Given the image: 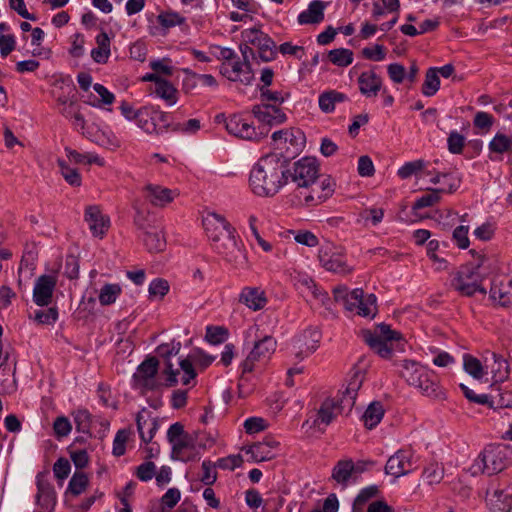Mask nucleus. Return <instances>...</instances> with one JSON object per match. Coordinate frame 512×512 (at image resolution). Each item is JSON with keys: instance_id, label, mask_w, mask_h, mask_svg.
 <instances>
[{"instance_id": "1", "label": "nucleus", "mask_w": 512, "mask_h": 512, "mask_svg": "<svg viewBox=\"0 0 512 512\" xmlns=\"http://www.w3.org/2000/svg\"><path fill=\"white\" fill-rule=\"evenodd\" d=\"M286 158L279 153L262 156L253 166L249 183L254 194L271 197L277 194L288 181Z\"/></svg>"}, {"instance_id": "2", "label": "nucleus", "mask_w": 512, "mask_h": 512, "mask_svg": "<svg viewBox=\"0 0 512 512\" xmlns=\"http://www.w3.org/2000/svg\"><path fill=\"white\" fill-rule=\"evenodd\" d=\"M204 229L214 250L235 267H242L246 256L237 240L235 229L217 213H208L203 219Z\"/></svg>"}, {"instance_id": "3", "label": "nucleus", "mask_w": 512, "mask_h": 512, "mask_svg": "<svg viewBox=\"0 0 512 512\" xmlns=\"http://www.w3.org/2000/svg\"><path fill=\"white\" fill-rule=\"evenodd\" d=\"M470 253L474 257V261L461 266L451 279V286L454 290L463 296H472L476 292L483 295L487 293L483 287V280L490 274L492 263L490 259L482 253L471 250Z\"/></svg>"}, {"instance_id": "4", "label": "nucleus", "mask_w": 512, "mask_h": 512, "mask_svg": "<svg viewBox=\"0 0 512 512\" xmlns=\"http://www.w3.org/2000/svg\"><path fill=\"white\" fill-rule=\"evenodd\" d=\"M400 375L408 385L417 388L427 397L440 399L444 396L434 371L416 361L403 360Z\"/></svg>"}, {"instance_id": "5", "label": "nucleus", "mask_w": 512, "mask_h": 512, "mask_svg": "<svg viewBox=\"0 0 512 512\" xmlns=\"http://www.w3.org/2000/svg\"><path fill=\"white\" fill-rule=\"evenodd\" d=\"M336 301L343 303L346 310L356 312L357 315L367 318H374L377 313L376 296L374 294L364 295L362 289L348 291L346 286H337L333 289Z\"/></svg>"}, {"instance_id": "6", "label": "nucleus", "mask_w": 512, "mask_h": 512, "mask_svg": "<svg viewBox=\"0 0 512 512\" xmlns=\"http://www.w3.org/2000/svg\"><path fill=\"white\" fill-rule=\"evenodd\" d=\"M509 450L506 446H490L474 460L470 467L473 476L479 474L493 475L504 470L509 464Z\"/></svg>"}, {"instance_id": "7", "label": "nucleus", "mask_w": 512, "mask_h": 512, "mask_svg": "<svg viewBox=\"0 0 512 512\" xmlns=\"http://www.w3.org/2000/svg\"><path fill=\"white\" fill-rule=\"evenodd\" d=\"M362 336L366 344L382 358H389L393 350L392 342L401 339V334L386 324L378 325L373 331L364 330Z\"/></svg>"}, {"instance_id": "8", "label": "nucleus", "mask_w": 512, "mask_h": 512, "mask_svg": "<svg viewBox=\"0 0 512 512\" xmlns=\"http://www.w3.org/2000/svg\"><path fill=\"white\" fill-rule=\"evenodd\" d=\"M319 164L314 157H303L288 168L287 175L299 188H309L319 178Z\"/></svg>"}, {"instance_id": "9", "label": "nucleus", "mask_w": 512, "mask_h": 512, "mask_svg": "<svg viewBox=\"0 0 512 512\" xmlns=\"http://www.w3.org/2000/svg\"><path fill=\"white\" fill-rule=\"evenodd\" d=\"M274 148L280 150L286 160L299 153L305 144V135L299 129H283L272 134Z\"/></svg>"}, {"instance_id": "10", "label": "nucleus", "mask_w": 512, "mask_h": 512, "mask_svg": "<svg viewBox=\"0 0 512 512\" xmlns=\"http://www.w3.org/2000/svg\"><path fill=\"white\" fill-rule=\"evenodd\" d=\"M276 346V340L270 335H264L255 341L252 350L241 365L242 373L252 372L257 363L265 364L274 354Z\"/></svg>"}, {"instance_id": "11", "label": "nucleus", "mask_w": 512, "mask_h": 512, "mask_svg": "<svg viewBox=\"0 0 512 512\" xmlns=\"http://www.w3.org/2000/svg\"><path fill=\"white\" fill-rule=\"evenodd\" d=\"M319 261L327 271L346 275L352 271L342 252L331 244L323 245L319 250Z\"/></svg>"}, {"instance_id": "12", "label": "nucleus", "mask_w": 512, "mask_h": 512, "mask_svg": "<svg viewBox=\"0 0 512 512\" xmlns=\"http://www.w3.org/2000/svg\"><path fill=\"white\" fill-rule=\"evenodd\" d=\"M414 454L411 450L401 449L392 455L385 466L387 474L396 478L407 475L416 468Z\"/></svg>"}, {"instance_id": "13", "label": "nucleus", "mask_w": 512, "mask_h": 512, "mask_svg": "<svg viewBox=\"0 0 512 512\" xmlns=\"http://www.w3.org/2000/svg\"><path fill=\"white\" fill-rule=\"evenodd\" d=\"M220 72L230 81H238L244 85L251 84L254 79V73L250 63L243 60L241 61L238 57L231 62H223L220 67Z\"/></svg>"}, {"instance_id": "14", "label": "nucleus", "mask_w": 512, "mask_h": 512, "mask_svg": "<svg viewBox=\"0 0 512 512\" xmlns=\"http://www.w3.org/2000/svg\"><path fill=\"white\" fill-rule=\"evenodd\" d=\"M295 287L305 297H311L320 305H326L329 301V296L325 291L319 289L314 283L313 279L306 274L296 272L292 276Z\"/></svg>"}, {"instance_id": "15", "label": "nucleus", "mask_w": 512, "mask_h": 512, "mask_svg": "<svg viewBox=\"0 0 512 512\" xmlns=\"http://www.w3.org/2000/svg\"><path fill=\"white\" fill-rule=\"evenodd\" d=\"M179 369L174 370L171 363H167L165 374H167V381L170 386L176 385L179 381L183 385H189L190 382L196 377V372L193 363L189 358L182 359L179 362Z\"/></svg>"}, {"instance_id": "16", "label": "nucleus", "mask_w": 512, "mask_h": 512, "mask_svg": "<svg viewBox=\"0 0 512 512\" xmlns=\"http://www.w3.org/2000/svg\"><path fill=\"white\" fill-rule=\"evenodd\" d=\"M57 279L53 275H41L37 278L33 289V300L38 306L50 304Z\"/></svg>"}, {"instance_id": "17", "label": "nucleus", "mask_w": 512, "mask_h": 512, "mask_svg": "<svg viewBox=\"0 0 512 512\" xmlns=\"http://www.w3.org/2000/svg\"><path fill=\"white\" fill-rule=\"evenodd\" d=\"M254 116L262 123L269 126L279 125L286 121V114L274 104L261 103L252 109Z\"/></svg>"}, {"instance_id": "18", "label": "nucleus", "mask_w": 512, "mask_h": 512, "mask_svg": "<svg viewBox=\"0 0 512 512\" xmlns=\"http://www.w3.org/2000/svg\"><path fill=\"white\" fill-rule=\"evenodd\" d=\"M145 199L155 207H165L177 196L176 191L157 184H147L143 187Z\"/></svg>"}, {"instance_id": "19", "label": "nucleus", "mask_w": 512, "mask_h": 512, "mask_svg": "<svg viewBox=\"0 0 512 512\" xmlns=\"http://www.w3.org/2000/svg\"><path fill=\"white\" fill-rule=\"evenodd\" d=\"M85 221L95 237L102 238L110 226V219L104 215L98 206H88L85 210Z\"/></svg>"}, {"instance_id": "20", "label": "nucleus", "mask_w": 512, "mask_h": 512, "mask_svg": "<svg viewBox=\"0 0 512 512\" xmlns=\"http://www.w3.org/2000/svg\"><path fill=\"white\" fill-rule=\"evenodd\" d=\"M485 368L490 370L492 379L495 383L506 381L510 375V367L507 360L494 352L490 353V357L484 358Z\"/></svg>"}, {"instance_id": "21", "label": "nucleus", "mask_w": 512, "mask_h": 512, "mask_svg": "<svg viewBox=\"0 0 512 512\" xmlns=\"http://www.w3.org/2000/svg\"><path fill=\"white\" fill-rule=\"evenodd\" d=\"M158 364V360L155 357H149L144 360L134 374L136 384L144 388H153Z\"/></svg>"}, {"instance_id": "22", "label": "nucleus", "mask_w": 512, "mask_h": 512, "mask_svg": "<svg viewBox=\"0 0 512 512\" xmlns=\"http://www.w3.org/2000/svg\"><path fill=\"white\" fill-rule=\"evenodd\" d=\"M226 129L231 135L238 138L252 140L257 137L252 124L239 115H233L227 120Z\"/></svg>"}, {"instance_id": "23", "label": "nucleus", "mask_w": 512, "mask_h": 512, "mask_svg": "<svg viewBox=\"0 0 512 512\" xmlns=\"http://www.w3.org/2000/svg\"><path fill=\"white\" fill-rule=\"evenodd\" d=\"M136 424L140 438L145 443L153 439L159 427L157 419L146 409H143L137 414Z\"/></svg>"}, {"instance_id": "24", "label": "nucleus", "mask_w": 512, "mask_h": 512, "mask_svg": "<svg viewBox=\"0 0 512 512\" xmlns=\"http://www.w3.org/2000/svg\"><path fill=\"white\" fill-rule=\"evenodd\" d=\"M360 473L352 459L339 460L331 474V478L338 484L346 487L351 479H355Z\"/></svg>"}, {"instance_id": "25", "label": "nucleus", "mask_w": 512, "mask_h": 512, "mask_svg": "<svg viewBox=\"0 0 512 512\" xmlns=\"http://www.w3.org/2000/svg\"><path fill=\"white\" fill-rule=\"evenodd\" d=\"M335 182L328 176L321 179L320 183L315 182L311 191L305 196L307 204H318L326 200L334 192Z\"/></svg>"}, {"instance_id": "26", "label": "nucleus", "mask_w": 512, "mask_h": 512, "mask_svg": "<svg viewBox=\"0 0 512 512\" xmlns=\"http://www.w3.org/2000/svg\"><path fill=\"white\" fill-rule=\"evenodd\" d=\"M363 379H364V373L362 372V370H360V369L353 370V373L350 377L347 387L342 392L341 397L339 398V400L341 401V404L344 407H347L348 410H351V408L353 407V405L355 403V400L357 397V392L359 391V389L362 386Z\"/></svg>"}, {"instance_id": "27", "label": "nucleus", "mask_w": 512, "mask_h": 512, "mask_svg": "<svg viewBox=\"0 0 512 512\" xmlns=\"http://www.w3.org/2000/svg\"><path fill=\"white\" fill-rule=\"evenodd\" d=\"M36 479L38 489L36 495L37 503L46 510L53 509L56 504V494L53 486L42 474H38Z\"/></svg>"}, {"instance_id": "28", "label": "nucleus", "mask_w": 512, "mask_h": 512, "mask_svg": "<svg viewBox=\"0 0 512 512\" xmlns=\"http://www.w3.org/2000/svg\"><path fill=\"white\" fill-rule=\"evenodd\" d=\"M239 302L253 311L263 309L267 304L265 292L257 287H245L239 295Z\"/></svg>"}, {"instance_id": "29", "label": "nucleus", "mask_w": 512, "mask_h": 512, "mask_svg": "<svg viewBox=\"0 0 512 512\" xmlns=\"http://www.w3.org/2000/svg\"><path fill=\"white\" fill-rule=\"evenodd\" d=\"M360 92L366 97H376L382 88V79L373 70L364 71L358 77Z\"/></svg>"}, {"instance_id": "30", "label": "nucleus", "mask_w": 512, "mask_h": 512, "mask_svg": "<svg viewBox=\"0 0 512 512\" xmlns=\"http://www.w3.org/2000/svg\"><path fill=\"white\" fill-rule=\"evenodd\" d=\"M347 409L341 404L340 400H335L333 398H327L321 404L320 409L318 411L317 419L315 420L316 425L324 424L329 425L333 419L341 413L343 410Z\"/></svg>"}, {"instance_id": "31", "label": "nucleus", "mask_w": 512, "mask_h": 512, "mask_svg": "<svg viewBox=\"0 0 512 512\" xmlns=\"http://www.w3.org/2000/svg\"><path fill=\"white\" fill-rule=\"evenodd\" d=\"M326 3L321 0H314L308 8L298 15V22L301 25L319 24L324 20Z\"/></svg>"}, {"instance_id": "32", "label": "nucleus", "mask_w": 512, "mask_h": 512, "mask_svg": "<svg viewBox=\"0 0 512 512\" xmlns=\"http://www.w3.org/2000/svg\"><path fill=\"white\" fill-rule=\"evenodd\" d=\"M320 333L316 329L304 331V333L296 340L299 349L298 354L306 357L312 354L318 347Z\"/></svg>"}, {"instance_id": "33", "label": "nucleus", "mask_w": 512, "mask_h": 512, "mask_svg": "<svg viewBox=\"0 0 512 512\" xmlns=\"http://www.w3.org/2000/svg\"><path fill=\"white\" fill-rule=\"evenodd\" d=\"M143 242L150 252H161L166 247L164 234L156 227H150L144 232Z\"/></svg>"}, {"instance_id": "34", "label": "nucleus", "mask_w": 512, "mask_h": 512, "mask_svg": "<svg viewBox=\"0 0 512 512\" xmlns=\"http://www.w3.org/2000/svg\"><path fill=\"white\" fill-rule=\"evenodd\" d=\"M97 47L91 51L92 59L99 64H105L111 54L110 51V38L107 33L102 32L96 36Z\"/></svg>"}, {"instance_id": "35", "label": "nucleus", "mask_w": 512, "mask_h": 512, "mask_svg": "<svg viewBox=\"0 0 512 512\" xmlns=\"http://www.w3.org/2000/svg\"><path fill=\"white\" fill-rule=\"evenodd\" d=\"M491 154L503 155L505 153L512 155V137L498 132L488 144Z\"/></svg>"}, {"instance_id": "36", "label": "nucleus", "mask_w": 512, "mask_h": 512, "mask_svg": "<svg viewBox=\"0 0 512 512\" xmlns=\"http://www.w3.org/2000/svg\"><path fill=\"white\" fill-rule=\"evenodd\" d=\"M490 296L501 306L509 305L512 302L509 283L504 284L502 280L498 281L497 279H494L490 289Z\"/></svg>"}, {"instance_id": "37", "label": "nucleus", "mask_w": 512, "mask_h": 512, "mask_svg": "<svg viewBox=\"0 0 512 512\" xmlns=\"http://www.w3.org/2000/svg\"><path fill=\"white\" fill-rule=\"evenodd\" d=\"M384 416V408L380 402H372L365 410L362 421L366 428L376 427Z\"/></svg>"}, {"instance_id": "38", "label": "nucleus", "mask_w": 512, "mask_h": 512, "mask_svg": "<svg viewBox=\"0 0 512 512\" xmlns=\"http://www.w3.org/2000/svg\"><path fill=\"white\" fill-rule=\"evenodd\" d=\"M345 100H346L345 94L335 91V90H330V91H326V92L322 93L319 96L318 103H319L320 109L324 113H330V112L334 111L335 105L337 103L344 102Z\"/></svg>"}, {"instance_id": "39", "label": "nucleus", "mask_w": 512, "mask_h": 512, "mask_svg": "<svg viewBox=\"0 0 512 512\" xmlns=\"http://www.w3.org/2000/svg\"><path fill=\"white\" fill-rule=\"evenodd\" d=\"M95 92L99 95L100 98H96L93 96L89 97L88 104L92 107L103 108L108 105H112L115 101V96L112 92H110L105 86L102 84L96 83L93 86Z\"/></svg>"}, {"instance_id": "40", "label": "nucleus", "mask_w": 512, "mask_h": 512, "mask_svg": "<svg viewBox=\"0 0 512 512\" xmlns=\"http://www.w3.org/2000/svg\"><path fill=\"white\" fill-rule=\"evenodd\" d=\"M122 293V287L117 283H106L98 294V300L102 306L112 305Z\"/></svg>"}, {"instance_id": "41", "label": "nucleus", "mask_w": 512, "mask_h": 512, "mask_svg": "<svg viewBox=\"0 0 512 512\" xmlns=\"http://www.w3.org/2000/svg\"><path fill=\"white\" fill-rule=\"evenodd\" d=\"M154 93L169 106L176 104L178 101V90L166 79H163L154 87Z\"/></svg>"}, {"instance_id": "42", "label": "nucleus", "mask_w": 512, "mask_h": 512, "mask_svg": "<svg viewBox=\"0 0 512 512\" xmlns=\"http://www.w3.org/2000/svg\"><path fill=\"white\" fill-rule=\"evenodd\" d=\"M66 155L70 161L78 164H96L98 166H104L105 161L99 155L95 153H79L76 150L66 148Z\"/></svg>"}, {"instance_id": "43", "label": "nucleus", "mask_w": 512, "mask_h": 512, "mask_svg": "<svg viewBox=\"0 0 512 512\" xmlns=\"http://www.w3.org/2000/svg\"><path fill=\"white\" fill-rule=\"evenodd\" d=\"M246 454L250 455L251 460L255 462L268 461L276 456L275 451L269 450V446L262 441L247 448Z\"/></svg>"}, {"instance_id": "44", "label": "nucleus", "mask_w": 512, "mask_h": 512, "mask_svg": "<svg viewBox=\"0 0 512 512\" xmlns=\"http://www.w3.org/2000/svg\"><path fill=\"white\" fill-rule=\"evenodd\" d=\"M463 367L464 370L471 375L474 379L480 380L486 374L485 369L481 361L469 354L463 356Z\"/></svg>"}, {"instance_id": "45", "label": "nucleus", "mask_w": 512, "mask_h": 512, "mask_svg": "<svg viewBox=\"0 0 512 512\" xmlns=\"http://www.w3.org/2000/svg\"><path fill=\"white\" fill-rule=\"evenodd\" d=\"M353 52L350 49L338 48L329 51L328 58L331 63L339 67H347L353 62Z\"/></svg>"}, {"instance_id": "46", "label": "nucleus", "mask_w": 512, "mask_h": 512, "mask_svg": "<svg viewBox=\"0 0 512 512\" xmlns=\"http://www.w3.org/2000/svg\"><path fill=\"white\" fill-rule=\"evenodd\" d=\"M440 86V79L437 75V68H429L425 75V81L422 86V93L425 96H433Z\"/></svg>"}, {"instance_id": "47", "label": "nucleus", "mask_w": 512, "mask_h": 512, "mask_svg": "<svg viewBox=\"0 0 512 512\" xmlns=\"http://www.w3.org/2000/svg\"><path fill=\"white\" fill-rule=\"evenodd\" d=\"M157 22L163 29L167 30L182 25L185 22V18L177 12L165 11L157 16Z\"/></svg>"}, {"instance_id": "48", "label": "nucleus", "mask_w": 512, "mask_h": 512, "mask_svg": "<svg viewBox=\"0 0 512 512\" xmlns=\"http://www.w3.org/2000/svg\"><path fill=\"white\" fill-rule=\"evenodd\" d=\"M261 39V44L256 45L259 57L264 62L273 60L276 56L275 42L267 34H264Z\"/></svg>"}, {"instance_id": "49", "label": "nucleus", "mask_w": 512, "mask_h": 512, "mask_svg": "<svg viewBox=\"0 0 512 512\" xmlns=\"http://www.w3.org/2000/svg\"><path fill=\"white\" fill-rule=\"evenodd\" d=\"M383 217L384 210L382 208H369L360 212L358 222L363 223L364 226H376L382 221Z\"/></svg>"}, {"instance_id": "50", "label": "nucleus", "mask_w": 512, "mask_h": 512, "mask_svg": "<svg viewBox=\"0 0 512 512\" xmlns=\"http://www.w3.org/2000/svg\"><path fill=\"white\" fill-rule=\"evenodd\" d=\"M88 485V477L83 472H76L69 481L66 493L78 496L83 493Z\"/></svg>"}, {"instance_id": "51", "label": "nucleus", "mask_w": 512, "mask_h": 512, "mask_svg": "<svg viewBox=\"0 0 512 512\" xmlns=\"http://www.w3.org/2000/svg\"><path fill=\"white\" fill-rule=\"evenodd\" d=\"M487 405L493 409L512 408V391H499L496 395H489Z\"/></svg>"}, {"instance_id": "52", "label": "nucleus", "mask_w": 512, "mask_h": 512, "mask_svg": "<svg viewBox=\"0 0 512 512\" xmlns=\"http://www.w3.org/2000/svg\"><path fill=\"white\" fill-rule=\"evenodd\" d=\"M259 90L262 103L280 106L289 97L288 93L271 91L268 87H260Z\"/></svg>"}, {"instance_id": "53", "label": "nucleus", "mask_w": 512, "mask_h": 512, "mask_svg": "<svg viewBox=\"0 0 512 512\" xmlns=\"http://www.w3.org/2000/svg\"><path fill=\"white\" fill-rule=\"evenodd\" d=\"M377 493L378 488L375 485L363 488L354 500L353 512H362L364 505L375 497Z\"/></svg>"}, {"instance_id": "54", "label": "nucleus", "mask_w": 512, "mask_h": 512, "mask_svg": "<svg viewBox=\"0 0 512 512\" xmlns=\"http://www.w3.org/2000/svg\"><path fill=\"white\" fill-rule=\"evenodd\" d=\"M441 192L438 189H428V192L419 197L413 204V209H422L437 204L441 199Z\"/></svg>"}, {"instance_id": "55", "label": "nucleus", "mask_w": 512, "mask_h": 512, "mask_svg": "<svg viewBox=\"0 0 512 512\" xmlns=\"http://www.w3.org/2000/svg\"><path fill=\"white\" fill-rule=\"evenodd\" d=\"M150 107V119L155 123V128H157L156 134L164 131L170 124V116L168 113L161 111L158 107L149 106Z\"/></svg>"}, {"instance_id": "56", "label": "nucleus", "mask_w": 512, "mask_h": 512, "mask_svg": "<svg viewBox=\"0 0 512 512\" xmlns=\"http://www.w3.org/2000/svg\"><path fill=\"white\" fill-rule=\"evenodd\" d=\"M444 469L438 463L429 464L423 471V479L428 484H438L443 479Z\"/></svg>"}, {"instance_id": "57", "label": "nucleus", "mask_w": 512, "mask_h": 512, "mask_svg": "<svg viewBox=\"0 0 512 512\" xmlns=\"http://www.w3.org/2000/svg\"><path fill=\"white\" fill-rule=\"evenodd\" d=\"M7 29L6 23H0V52L3 57L8 56L15 48L14 36L3 33Z\"/></svg>"}, {"instance_id": "58", "label": "nucleus", "mask_w": 512, "mask_h": 512, "mask_svg": "<svg viewBox=\"0 0 512 512\" xmlns=\"http://www.w3.org/2000/svg\"><path fill=\"white\" fill-rule=\"evenodd\" d=\"M150 115V107L145 106L138 110V118L136 122L137 125L146 133L152 134L157 132V128H155V123L150 119Z\"/></svg>"}, {"instance_id": "59", "label": "nucleus", "mask_w": 512, "mask_h": 512, "mask_svg": "<svg viewBox=\"0 0 512 512\" xmlns=\"http://www.w3.org/2000/svg\"><path fill=\"white\" fill-rule=\"evenodd\" d=\"M58 165L60 167L61 175L64 177L66 182L75 187L81 185L82 179L78 170L69 167L63 160H59Z\"/></svg>"}, {"instance_id": "60", "label": "nucleus", "mask_w": 512, "mask_h": 512, "mask_svg": "<svg viewBox=\"0 0 512 512\" xmlns=\"http://www.w3.org/2000/svg\"><path fill=\"white\" fill-rule=\"evenodd\" d=\"M191 437L186 433L179 440L171 443L172 445V457L177 460H186L185 450L191 445Z\"/></svg>"}, {"instance_id": "61", "label": "nucleus", "mask_w": 512, "mask_h": 512, "mask_svg": "<svg viewBox=\"0 0 512 512\" xmlns=\"http://www.w3.org/2000/svg\"><path fill=\"white\" fill-rule=\"evenodd\" d=\"M76 429L88 433L91 427V414L85 409H79L73 414Z\"/></svg>"}, {"instance_id": "62", "label": "nucleus", "mask_w": 512, "mask_h": 512, "mask_svg": "<svg viewBox=\"0 0 512 512\" xmlns=\"http://www.w3.org/2000/svg\"><path fill=\"white\" fill-rule=\"evenodd\" d=\"M77 441L79 440L76 439L75 442L69 447V454L77 468H84L89 462L88 453L85 449L76 448L75 444Z\"/></svg>"}, {"instance_id": "63", "label": "nucleus", "mask_w": 512, "mask_h": 512, "mask_svg": "<svg viewBox=\"0 0 512 512\" xmlns=\"http://www.w3.org/2000/svg\"><path fill=\"white\" fill-rule=\"evenodd\" d=\"M148 291L151 298L162 299L169 292V284L166 280L157 278L150 283Z\"/></svg>"}, {"instance_id": "64", "label": "nucleus", "mask_w": 512, "mask_h": 512, "mask_svg": "<svg viewBox=\"0 0 512 512\" xmlns=\"http://www.w3.org/2000/svg\"><path fill=\"white\" fill-rule=\"evenodd\" d=\"M53 430L55 436L60 439L66 437L70 434L72 430V425L69 419L65 416H59L55 419L53 423Z\"/></svg>"}]
</instances>
